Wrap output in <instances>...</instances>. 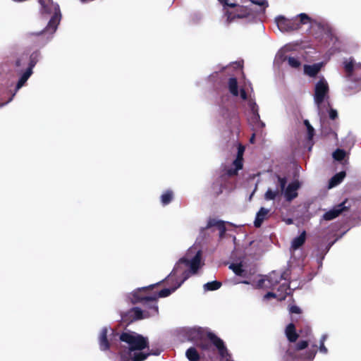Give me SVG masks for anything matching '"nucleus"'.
<instances>
[{
	"label": "nucleus",
	"instance_id": "obj_52",
	"mask_svg": "<svg viewBox=\"0 0 361 361\" xmlns=\"http://www.w3.org/2000/svg\"><path fill=\"white\" fill-rule=\"evenodd\" d=\"M319 350L322 353L326 354L328 352V349L325 346L324 343L323 342H320V345L319 347Z\"/></svg>",
	"mask_w": 361,
	"mask_h": 361
},
{
	"label": "nucleus",
	"instance_id": "obj_24",
	"mask_svg": "<svg viewBox=\"0 0 361 361\" xmlns=\"http://www.w3.org/2000/svg\"><path fill=\"white\" fill-rule=\"evenodd\" d=\"M131 312L133 313L134 317H132V319H130V322H135L150 316L149 312H144L140 308L137 307L131 308Z\"/></svg>",
	"mask_w": 361,
	"mask_h": 361
},
{
	"label": "nucleus",
	"instance_id": "obj_4",
	"mask_svg": "<svg viewBox=\"0 0 361 361\" xmlns=\"http://www.w3.org/2000/svg\"><path fill=\"white\" fill-rule=\"evenodd\" d=\"M220 115L225 121L231 132L239 130L240 116L237 109L234 108L229 109L226 106H222L220 109Z\"/></svg>",
	"mask_w": 361,
	"mask_h": 361
},
{
	"label": "nucleus",
	"instance_id": "obj_46",
	"mask_svg": "<svg viewBox=\"0 0 361 361\" xmlns=\"http://www.w3.org/2000/svg\"><path fill=\"white\" fill-rule=\"evenodd\" d=\"M49 0H39V3L42 6V10L44 13H49L51 12V9L49 7Z\"/></svg>",
	"mask_w": 361,
	"mask_h": 361
},
{
	"label": "nucleus",
	"instance_id": "obj_12",
	"mask_svg": "<svg viewBox=\"0 0 361 361\" xmlns=\"http://www.w3.org/2000/svg\"><path fill=\"white\" fill-rule=\"evenodd\" d=\"M291 323H290L285 329V334L288 341L290 343H295L299 337V334L296 332V327L300 326L298 319L294 317H291Z\"/></svg>",
	"mask_w": 361,
	"mask_h": 361
},
{
	"label": "nucleus",
	"instance_id": "obj_18",
	"mask_svg": "<svg viewBox=\"0 0 361 361\" xmlns=\"http://www.w3.org/2000/svg\"><path fill=\"white\" fill-rule=\"evenodd\" d=\"M269 209L264 207H261L256 214V217L254 221V226L256 228L261 227L262 223L265 219H267Z\"/></svg>",
	"mask_w": 361,
	"mask_h": 361
},
{
	"label": "nucleus",
	"instance_id": "obj_14",
	"mask_svg": "<svg viewBox=\"0 0 361 361\" xmlns=\"http://www.w3.org/2000/svg\"><path fill=\"white\" fill-rule=\"evenodd\" d=\"M300 188V183L298 181H293L288 184L286 190L283 191L286 200L288 202L292 201L298 197V193L297 190Z\"/></svg>",
	"mask_w": 361,
	"mask_h": 361
},
{
	"label": "nucleus",
	"instance_id": "obj_13",
	"mask_svg": "<svg viewBox=\"0 0 361 361\" xmlns=\"http://www.w3.org/2000/svg\"><path fill=\"white\" fill-rule=\"evenodd\" d=\"M185 335L188 341L196 343L204 336V330L200 328H190L185 330Z\"/></svg>",
	"mask_w": 361,
	"mask_h": 361
},
{
	"label": "nucleus",
	"instance_id": "obj_58",
	"mask_svg": "<svg viewBox=\"0 0 361 361\" xmlns=\"http://www.w3.org/2000/svg\"><path fill=\"white\" fill-rule=\"evenodd\" d=\"M255 134H252V137H250V141L251 143H253L254 142V140H255Z\"/></svg>",
	"mask_w": 361,
	"mask_h": 361
},
{
	"label": "nucleus",
	"instance_id": "obj_32",
	"mask_svg": "<svg viewBox=\"0 0 361 361\" xmlns=\"http://www.w3.org/2000/svg\"><path fill=\"white\" fill-rule=\"evenodd\" d=\"M149 357V354L141 351H133L131 353L130 361H144Z\"/></svg>",
	"mask_w": 361,
	"mask_h": 361
},
{
	"label": "nucleus",
	"instance_id": "obj_29",
	"mask_svg": "<svg viewBox=\"0 0 361 361\" xmlns=\"http://www.w3.org/2000/svg\"><path fill=\"white\" fill-rule=\"evenodd\" d=\"M173 199V192L171 190L164 191L160 197L161 202L163 206H166L171 203Z\"/></svg>",
	"mask_w": 361,
	"mask_h": 361
},
{
	"label": "nucleus",
	"instance_id": "obj_34",
	"mask_svg": "<svg viewBox=\"0 0 361 361\" xmlns=\"http://www.w3.org/2000/svg\"><path fill=\"white\" fill-rule=\"evenodd\" d=\"M197 347L200 348L202 350L208 351L212 348V343L205 339L204 337L198 341L196 343Z\"/></svg>",
	"mask_w": 361,
	"mask_h": 361
},
{
	"label": "nucleus",
	"instance_id": "obj_44",
	"mask_svg": "<svg viewBox=\"0 0 361 361\" xmlns=\"http://www.w3.org/2000/svg\"><path fill=\"white\" fill-rule=\"evenodd\" d=\"M305 124L307 126L308 139L309 140H312L313 136H314V129L310 124V123H309V121L307 120L305 121Z\"/></svg>",
	"mask_w": 361,
	"mask_h": 361
},
{
	"label": "nucleus",
	"instance_id": "obj_6",
	"mask_svg": "<svg viewBox=\"0 0 361 361\" xmlns=\"http://www.w3.org/2000/svg\"><path fill=\"white\" fill-rule=\"evenodd\" d=\"M329 87L326 80L322 78L315 85L314 99L320 106L326 97H329Z\"/></svg>",
	"mask_w": 361,
	"mask_h": 361
},
{
	"label": "nucleus",
	"instance_id": "obj_16",
	"mask_svg": "<svg viewBox=\"0 0 361 361\" xmlns=\"http://www.w3.org/2000/svg\"><path fill=\"white\" fill-rule=\"evenodd\" d=\"M238 6L236 10V13L232 17L231 13L228 11H226V14L227 16V20L228 22H231L233 18H245L248 17L250 15V9L247 7L243 6Z\"/></svg>",
	"mask_w": 361,
	"mask_h": 361
},
{
	"label": "nucleus",
	"instance_id": "obj_19",
	"mask_svg": "<svg viewBox=\"0 0 361 361\" xmlns=\"http://www.w3.org/2000/svg\"><path fill=\"white\" fill-rule=\"evenodd\" d=\"M218 181L221 186L225 188H233L235 187V180H232L229 176H225V172L222 170Z\"/></svg>",
	"mask_w": 361,
	"mask_h": 361
},
{
	"label": "nucleus",
	"instance_id": "obj_39",
	"mask_svg": "<svg viewBox=\"0 0 361 361\" xmlns=\"http://www.w3.org/2000/svg\"><path fill=\"white\" fill-rule=\"evenodd\" d=\"M346 152L345 150L341 149H336L333 153V157L335 160L341 161L345 157Z\"/></svg>",
	"mask_w": 361,
	"mask_h": 361
},
{
	"label": "nucleus",
	"instance_id": "obj_61",
	"mask_svg": "<svg viewBox=\"0 0 361 361\" xmlns=\"http://www.w3.org/2000/svg\"><path fill=\"white\" fill-rule=\"evenodd\" d=\"M242 283H245V284H249L250 283L249 281H242Z\"/></svg>",
	"mask_w": 361,
	"mask_h": 361
},
{
	"label": "nucleus",
	"instance_id": "obj_37",
	"mask_svg": "<svg viewBox=\"0 0 361 361\" xmlns=\"http://www.w3.org/2000/svg\"><path fill=\"white\" fill-rule=\"evenodd\" d=\"M221 286V283L218 281H213L211 282H208L204 285V288L206 290H216L220 288Z\"/></svg>",
	"mask_w": 361,
	"mask_h": 361
},
{
	"label": "nucleus",
	"instance_id": "obj_59",
	"mask_svg": "<svg viewBox=\"0 0 361 361\" xmlns=\"http://www.w3.org/2000/svg\"><path fill=\"white\" fill-rule=\"evenodd\" d=\"M286 223L287 224H293V219H288L287 221H286Z\"/></svg>",
	"mask_w": 361,
	"mask_h": 361
},
{
	"label": "nucleus",
	"instance_id": "obj_8",
	"mask_svg": "<svg viewBox=\"0 0 361 361\" xmlns=\"http://www.w3.org/2000/svg\"><path fill=\"white\" fill-rule=\"evenodd\" d=\"M351 205L348 200L345 199L341 203L335 205L331 209L325 212L323 214L322 219L325 221H331L338 217L343 212L348 211Z\"/></svg>",
	"mask_w": 361,
	"mask_h": 361
},
{
	"label": "nucleus",
	"instance_id": "obj_57",
	"mask_svg": "<svg viewBox=\"0 0 361 361\" xmlns=\"http://www.w3.org/2000/svg\"><path fill=\"white\" fill-rule=\"evenodd\" d=\"M326 338H327L326 335H323L321 338L320 342H323V343H324V341H326Z\"/></svg>",
	"mask_w": 361,
	"mask_h": 361
},
{
	"label": "nucleus",
	"instance_id": "obj_17",
	"mask_svg": "<svg viewBox=\"0 0 361 361\" xmlns=\"http://www.w3.org/2000/svg\"><path fill=\"white\" fill-rule=\"evenodd\" d=\"M61 20V13L56 12L49 20L47 27L44 30V32L53 33L57 29L58 25Z\"/></svg>",
	"mask_w": 361,
	"mask_h": 361
},
{
	"label": "nucleus",
	"instance_id": "obj_51",
	"mask_svg": "<svg viewBox=\"0 0 361 361\" xmlns=\"http://www.w3.org/2000/svg\"><path fill=\"white\" fill-rule=\"evenodd\" d=\"M161 351H162V350L159 349V348H156V349L152 348L149 353H147V354H149V355H159Z\"/></svg>",
	"mask_w": 361,
	"mask_h": 361
},
{
	"label": "nucleus",
	"instance_id": "obj_3",
	"mask_svg": "<svg viewBox=\"0 0 361 361\" xmlns=\"http://www.w3.org/2000/svg\"><path fill=\"white\" fill-rule=\"evenodd\" d=\"M161 281L158 282L155 284L149 285L146 287H143L141 288H138L136 291H135L132 294V302L133 304L136 303H142V305L152 311L153 314H158L159 308L157 305V295H152L151 296H144L142 294V291H145L147 290H152L155 286L159 285Z\"/></svg>",
	"mask_w": 361,
	"mask_h": 361
},
{
	"label": "nucleus",
	"instance_id": "obj_64",
	"mask_svg": "<svg viewBox=\"0 0 361 361\" xmlns=\"http://www.w3.org/2000/svg\"><path fill=\"white\" fill-rule=\"evenodd\" d=\"M226 361H229V360H226Z\"/></svg>",
	"mask_w": 361,
	"mask_h": 361
},
{
	"label": "nucleus",
	"instance_id": "obj_27",
	"mask_svg": "<svg viewBox=\"0 0 361 361\" xmlns=\"http://www.w3.org/2000/svg\"><path fill=\"white\" fill-rule=\"evenodd\" d=\"M283 279V275H280L276 271H273L267 276L266 281H268L269 286H274L277 285Z\"/></svg>",
	"mask_w": 361,
	"mask_h": 361
},
{
	"label": "nucleus",
	"instance_id": "obj_38",
	"mask_svg": "<svg viewBox=\"0 0 361 361\" xmlns=\"http://www.w3.org/2000/svg\"><path fill=\"white\" fill-rule=\"evenodd\" d=\"M39 55L40 53L39 51H35L30 56L29 65L27 68H30V70L32 71V68L35 67V66L38 61Z\"/></svg>",
	"mask_w": 361,
	"mask_h": 361
},
{
	"label": "nucleus",
	"instance_id": "obj_45",
	"mask_svg": "<svg viewBox=\"0 0 361 361\" xmlns=\"http://www.w3.org/2000/svg\"><path fill=\"white\" fill-rule=\"evenodd\" d=\"M344 68L347 74L350 76L353 74L354 65L352 61L345 62Z\"/></svg>",
	"mask_w": 361,
	"mask_h": 361
},
{
	"label": "nucleus",
	"instance_id": "obj_48",
	"mask_svg": "<svg viewBox=\"0 0 361 361\" xmlns=\"http://www.w3.org/2000/svg\"><path fill=\"white\" fill-rule=\"evenodd\" d=\"M224 6H228L230 8L237 7L238 4L235 2H229V0H218Z\"/></svg>",
	"mask_w": 361,
	"mask_h": 361
},
{
	"label": "nucleus",
	"instance_id": "obj_33",
	"mask_svg": "<svg viewBox=\"0 0 361 361\" xmlns=\"http://www.w3.org/2000/svg\"><path fill=\"white\" fill-rule=\"evenodd\" d=\"M32 74V71H31L30 68H27L18 81L16 88L20 89L26 82Z\"/></svg>",
	"mask_w": 361,
	"mask_h": 361
},
{
	"label": "nucleus",
	"instance_id": "obj_43",
	"mask_svg": "<svg viewBox=\"0 0 361 361\" xmlns=\"http://www.w3.org/2000/svg\"><path fill=\"white\" fill-rule=\"evenodd\" d=\"M250 110L253 114L254 118L259 119V114L258 112V106L255 102H250Z\"/></svg>",
	"mask_w": 361,
	"mask_h": 361
},
{
	"label": "nucleus",
	"instance_id": "obj_15",
	"mask_svg": "<svg viewBox=\"0 0 361 361\" xmlns=\"http://www.w3.org/2000/svg\"><path fill=\"white\" fill-rule=\"evenodd\" d=\"M309 345V341H300L296 343L294 345H290L289 348L286 351L285 356L294 358L295 357V352L305 350L307 348Z\"/></svg>",
	"mask_w": 361,
	"mask_h": 361
},
{
	"label": "nucleus",
	"instance_id": "obj_5",
	"mask_svg": "<svg viewBox=\"0 0 361 361\" xmlns=\"http://www.w3.org/2000/svg\"><path fill=\"white\" fill-rule=\"evenodd\" d=\"M201 261V252L198 251L195 257L189 260L185 257L180 258L178 262L175 265L173 269L168 276V280H171L173 277L176 274L178 271V269H180V265L184 264L186 267H190V272L192 274H195L198 270Z\"/></svg>",
	"mask_w": 361,
	"mask_h": 361
},
{
	"label": "nucleus",
	"instance_id": "obj_47",
	"mask_svg": "<svg viewBox=\"0 0 361 361\" xmlns=\"http://www.w3.org/2000/svg\"><path fill=\"white\" fill-rule=\"evenodd\" d=\"M329 116L331 121H336L338 118V112L336 109L330 108L329 111Z\"/></svg>",
	"mask_w": 361,
	"mask_h": 361
},
{
	"label": "nucleus",
	"instance_id": "obj_20",
	"mask_svg": "<svg viewBox=\"0 0 361 361\" xmlns=\"http://www.w3.org/2000/svg\"><path fill=\"white\" fill-rule=\"evenodd\" d=\"M306 231H303L300 235L293 239L290 245V250L295 251L302 246L306 240Z\"/></svg>",
	"mask_w": 361,
	"mask_h": 361
},
{
	"label": "nucleus",
	"instance_id": "obj_60",
	"mask_svg": "<svg viewBox=\"0 0 361 361\" xmlns=\"http://www.w3.org/2000/svg\"><path fill=\"white\" fill-rule=\"evenodd\" d=\"M264 280L262 279L259 281V285L261 286V283H264Z\"/></svg>",
	"mask_w": 361,
	"mask_h": 361
},
{
	"label": "nucleus",
	"instance_id": "obj_62",
	"mask_svg": "<svg viewBox=\"0 0 361 361\" xmlns=\"http://www.w3.org/2000/svg\"><path fill=\"white\" fill-rule=\"evenodd\" d=\"M286 298V295L282 296L280 300H284Z\"/></svg>",
	"mask_w": 361,
	"mask_h": 361
},
{
	"label": "nucleus",
	"instance_id": "obj_36",
	"mask_svg": "<svg viewBox=\"0 0 361 361\" xmlns=\"http://www.w3.org/2000/svg\"><path fill=\"white\" fill-rule=\"evenodd\" d=\"M234 168H225L224 171L225 172V176H229L232 180H235V178L238 174V171L241 169H238L237 166H233Z\"/></svg>",
	"mask_w": 361,
	"mask_h": 361
},
{
	"label": "nucleus",
	"instance_id": "obj_7",
	"mask_svg": "<svg viewBox=\"0 0 361 361\" xmlns=\"http://www.w3.org/2000/svg\"><path fill=\"white\" fill-rule=\"evenodd\" d=\"M213 227H216L219 230V238H224L226 232L225 222L215 218H209L208 219L206 226L201 228L200 234L205 238L206 233L208 231L210 230L212 232L214 231Z\"/></svg>",
	"mask_w": 361,
	"mask_h": 361
},
{
	"label": "nucleus",
	"instance_id": "obj_1",
	"mask_svg": "<svg viewBox=\"0 0 361 361\" xmlns=\"http://www.w3.org/2000/svg\"><path fill=\"white\" fill-rule=\"evenodd\" d=\"M111 333L109 335L110 338L108 339L109 329L104 327L99 336V348L102 351H106L110 349L111 342L118 338L121 342L128 345L127 350H121L118 353L121 361H130L131 353L133 351H141L149 348V340L147 337H145L135 331L130 330L125 331L121 334H118L114 329H111Z\"/></svg>",
	"mask_w": 361,
	"mask_h": 361
},
{
	"label": "nucleus",
	"instance_id": "obj_25",
	"mask_svg": "<svg viewBox=\"0 0 361 361\" xmlns=\"http://www.w3.org/2000/svg\"><path fill=\"white\" fill-rule=\"evenodd\" d=\"M345 171H341L335 174L329 181V188H332L340 184L345 177Z\"/></svg>",
	"mask_w": 361,
	"mask_h": 361
},
{
	"label": "nucleus",
	"instance_id": "obj_50",
	"mask_svg": "<svg viewBox=\"0 0 361 361\" xmlns=\"http://www.w3.org/2000/svg\"><path fill=\"white\" fill-rule=\"evenodd\" d=\"M182 276H183V279L180 281V282H178L177 283H180V286L183 283V282L188 279V277L190 276V271H188V270H184L182 273Z\"/></svg>",
	"mask_w": 361,
	"mask_h": 361
},
{
	"label": "nucleus",
	"instance_id": "obj_30",
	"mask_svg": "<svg viewBox=\"0 0 361 361\" xmlns=\"http://www.w3.org/2000/svg\"><path fill=\"white\" fill-rule=\"evenodd\" d=\"M185 355H186V357L190 361H200V356L197 350H196V348L194 347L189 348L186 350Z\"/></svg>",
	"mask_w": 361,
	"mask_h": 361
},
{
	"label": "nucleus",
	"instance_id": "obj_35",
	"mask_svg": "<svg viewBox=\"0 0 361 361\" xmlns=\"http://www.w3.org/2000/svg\"><path fill=\"white\" fill-rule=\"evenodd\" d=\"M302 322V320L300 321V326H298V328H300V334L302 335V336L307 338L311 336L312 329L310 326L308 325L303 326Z\"/></svg>",
	"mask_w": 361,
	"mask_h": 361
},
{
	"label": "nucleus",
	"instance_id": "obj_23",
	"mask_svg": "<svg viewBox=\"0 0 361 361\" xmlns=\"http://www.w3.org/2000/svg\"><path fill=\"white\" fill-rule=\"evenodd\" d=\"M244 152L245 147L242 145H239L238 147L236 158L233 162V166H237L238 169H243Z\"/></svg>",
	"mask_w": 361,
	"mask_h": 361
},
{
	"label": "nucleus",
	"instance_id": "obj_54",
	"mask_svg": "<svg viewBox=\"0 0 361 361\" xmlns=\"http://www.w3.org/2000/svg\"><path fill=\"white\" fill-rule=\"evenodd\" d=\"M264 298H276V294L275 293H273V292H268V293L264 295Z\"/></svg>",
	"mask_w": 361,
	"mask_h": 361
},
{
	"label": "nucleus",
	"instance_id": "obj_31",
	"mask_svg": "<svg viewBox=\"0 0 361 361\" xmlns=\"http://www.w3.org/2000/svg\"><path fill=\"white\" fill-rule=\"evenodd\" d=\"M180 286V283H177L175 286L171 288H164L161 290L157 293H154V295H157V299L159 298H166L170 295L173 292H174L177 288Z\"/></svg>",
	"mask_w": 361,
	"mask_h": 361
},
{
	"label": "nucleus",
	"instance_id": "obj_55",
	"mask_svg": "<svg viewBox=\"0 0 361 361\" xmlns=\"http://www.w3.org/2000/svg\"><path fill=\"white\" fill-rule=\"evenodd\" d=\"M23 60V57L18 59L16 61V66L17 67H20L21 66V61Z\"/></svg>",
	"mask_w": 361,
	"mask_h": 361
},
{
	"label": "nucleus",
	"instance_id": "obj_49",
	"mask_svg": "<svg viewBox=\"0 0 361 361\" xmlns=\"http://www.w3.org/2000/svg\"><path fill=\"white\" fill-rule=\"evenodd\" d=\"M250 1L254 4L262 6L264 7H267L269 5L267 0H250Z\"/></svg>",
	"mask_w": 361,
	"mask_h": 361
},
{
	"label": "nucleus",
	"instance_id": "obj_63",
	"mask_svg": "<svg viewBox=\"0 0 361 361\" xmlns=\"http://www.w3.org/2000/svg\"><path fill=\"white\" fill-rule=\"evenodd\" d=\"M3 106V104H1L0 106Z\"/></svg>",
	"mask_w": 361,
	"mask_h": 361
},
{
	"label": "nucleus",
	"instance_id": "obj_26",
	"mask_svg": "<svg viewBox=\"0 0 361 361\" xmlns=\"http://www.w3.org/2000/svg\"><path fill=\"white\" fill-rule=\"evenodd\" d=\"M228 88L230 93L237 97L239 94L238 80L235 78H230L228 81Z\"/></svg>",
	"mask_w": 361,
	"mask_h": 361
},
{
	"label": "nucleus",
	"instance_id": "obj_9",
	"mask_svg": "<svg viewBox=\"0 0 361 361\" xmlns=\"http://www.w3.org/2000/svg\"><path fill=\"white\" fill-rule=\"evenodd\" d=\"M278 179V183L276 184V189L273 190L271 188H269L265 194L264 199L266 200H274L277 197L281 195L285 190L286 185L287 184V178L286 177H281L280 176H276Z\"/></svg>",
	"mask_w": 361,
	"mask_h": 361
},
{
	"label": "nucleus",
	"instance_id": "obj_11",
	"mask_svg": "<svg viewBox=\"0 0 361 361\" xmlns=\"http://www.w3.org/2000/svg\"><path fill=\"white\" fill-rule=\"evenodd\" d=\"M207 338L210 340L212 344L217 348L219 355L221 357H231L224 341L216 336L214 333L209 332Z\"/></svg>",
	"mask_w": 361,
	"mask_h": 361
},
{
	"label": "nucleus",
	"instance_id": "obj_21",
	"mask_svg": "<svg viewBox=\"0 0 361 361\" xmlns=\"http://www.w3.org/2000/svg\"><path fill=\"white\" fill-rule=\"evenodd\" d=\"M322 67V63H314L313 65H305L304 73L310 77H315L320 71Z\"/></svg>",
	"mask_w": 361,
	"mask_h": 361
},
{
	"label": "nucleus",
	"instance_id": "obj_10",
	"mask_svg": "<svg viewBox=\"0 0 361 361\" xmlns=\"http://www.w3.org/2000/svg\"><path fill=\"white\" fill-rule=\"evenodd\" d=\"M339 123L337 121H330L324 120L321 125V134L324 137L332 136L335 140H338L336 131L338 129Z\"/></svg>",
	"mask_w": 361,
	"mask_h": 361
},
{
	"label": "nucleus",
	"instance_id": "obj_40",
	"mask_svg": "<svg viewBox=\"0 0 361 361\" xmlns=\"http://www.w3.org/2000/svg\"><path fill=\"white\" fill-rule=\"evenodd\" d=\"M286 59H287L288 65L293 68H298L301 66L300 61L295 57L288 56Z\"/></svg>",
	"mask_w": 361,
	"mask_h": 361
},
{
	"label": "nucleus",
	"instance_id": "obj_41",
	"mask_svg": "<svg viewBox=\"0 0 361 361\" xmlns=\"http://www.w3.org/2000/svg\"><path fill=\"white\" fill-rule=\"evenodd\" d=\"M289 312L290 314H296L298 315V317H295V318L298 319V323H300V321L302 320V317L301 315L302 310L299 307L296 305H292L289 308ZM293 317H295V316Z\"/></svg>",
	"mask_w": 361,
	"mask_h": 361
},
{
	"label": "nucleus",
	"instance_id": "obj_28",
	"mask_svg": "<svg viewBox=\"0 0 361 361\" xmlns=\"http://www.w3.org/2000/svg\"><path fill=\"white\" fill-rule=\"evenodd\" d=\"M317 345L313 344L312 347L305 352L302 358L306 361H312L317 354Z\"/></svg>",
	"mask_w": 361,
	"mask_h": 361
},
{
	"label": "nucleus",
	"instance_id": "obj_56",
	"mask_svg": "<svg viewBox=\"0 0 361 361\" xmlns=\"http://www.w3.org/2000/svg\"><path fill=\"white\" fill-rule=\"evenodd\" d=\"M280 288H281L282 290H286L288 289V285H286V284H283V285H281V287H280Z\"/></svg>",
	"mask_w": 361,
	"mask_h": 361
},
{
	"label": "nucleus",
	"instance_id": "obj_22",
	"mask_svg": "<svg viewBox=\"0 0 361 361\" xmlns=\"http://www.w3.org/2000/svg\"><path fill=\"white\" fill-rule=\"evenodd\" d=\"M229 269H231L235 273V274L238 276L245 279L249 278V274L247 271L243 268V264L241 263H233L229 266Z\"/></svg>",
	"mask_w": 361,
	"mask_h": 361
},
{
	"label": "nucleus",
	"instance_id": "obj_2",
	"mask_svg": "<svg viewBox=\"0 0 361 361\" xmlns=\"http://www.w3.org/2000/svg\"><path fill=\"white\" fill-rule=\"evenodd\" d=\"M275 21L281 32H293L298 30L302 25L311 23L312 19L307 14L302 13L290 19L279 16L276 18Z\"/></svg>",
	"mask_w": 361,
	"mask_h": 361
},
{
	"label": "nucleus",
	"instance_id": "obj_42",
	"mask_svg": "<svg viewBox=\"0 0 361 361\" xmlns=\"http://www.w3.org/2000/svg\"><path fill=\"white\" fill-rule=\"evenodd\" d=\"M132 317H134V316L133 313L131 312V309H130L128 312L122 314L121 315L123 322L127 324H130L133 322L130 321V319H131Z\"/></svg>",
	"mask_w": 361,
	"mask_h": 361
},
{
	"label": "nucleus",
	"instance_id": "obj_53",
	"mask_svg": "<svg viewBox=\"0 0 361 361\" xmlns=\"http://www.w3.org/2000/svg\"><path fill=\"white\" fill-rule=\"evenodd\" d=\"M240 97L242 98V99L246 100L247 99V92L245 90V89H243V88L240 89Z\"/></svg>",
	"mask_w": 361,
	"mask_h": 361
}]
</instances>
